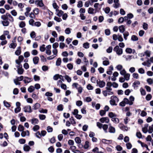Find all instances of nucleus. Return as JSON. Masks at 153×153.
Wrapping results in <instances>:
<instances>
[{
    "label": "nucleus",
    "mask_w": 153,
    "mask_h": 153,
    "mask_svg": "<svg viewBox=\"0 0 153 153\" xmlns=\"http://www.w3.org/2000/svg\"><path fill=\"white\" fill-rule=\"evenodd\" d=\"M111 100L110 101V104L112 105H116V103L118 102L119 101L118 98L115 96H112L111 98Z\"/></svg>",
    "instance_id": "1"
},
{
    "label": "nucleus",
    "mask_w": 153,
    "mask_h": 153,
    "mask_svg": "<svg viewBox=\"0 0 153 153\" xmlns=\"http://www.w3.org/2000/svg\"><path fill=\"white\" fill-rule=\"evenodd\" d=\"M114 51L118 55H120L123 53V49L120 48L118 45H116L114 48Z\"/></svg>",
    "instance_id": "2"
},
{
    "label": "nucleus",
    "mask_w": 153,
    "mask_h": 153,
    "mask_svg": "<svg viewBox=\"0 0 153 153\" xmlns=\"http://www.w3.org/2000/svg\"><path fill=\"white\" fill-rule=\"evenodd\" d=\"M16 107L15 109L14 112L15 113L19 112L21 110L20 107L21 104L19 102H17L16 104Z\"/></svg>",
    "instance_id": "3"
},
{
    "label": "nucleus",
    "mask_w": 153,
    "mask_h": 153,
    "mask_svg": "<svg viewBox=\"0 0 153 153\" xmlns=\"http://www.w3.org/2000/svg\"><path fill=\"white\" fill-rule=\"evenodd\" d=\"M51 46L50 45H49L46 46L45 49V53L48 55H51Z\"/></svg>",
    "instance_id": "4"
},
{
    "label": "nucleus",
    "mask_w": 153,
    "mask_h": 153,
    "mask_svg": "<svg viewBox=\"0 0 153 153\" xmlns=\"http://www.w3.org/2000/svg\"><path fill=\"white\" fill-rule=\"evenodd\" d=\"M111 91L106 90L102 91V94L105 97H106L108 95H112L114 93Z\"/></svg>",
    "instance_id": "5"
},
{
    "label": "nucleus",
    "mask_w": 153,
    "mask_h": 153,
    "mask_svg": "<svg viewBox=\"0 0 153 153\" xmlns=\"http://www.w3.org/2000/svg\"><path fill=\"white\" fill-rule=\"evenodd\" d=\"M97 84L99 86L100 88H103L104 87L105 85V82L103 81H101L100 80H97Z\"/></svg>",
    "instance_id": "6"
},
{
    "label": "nucleus",
    "mask_w": 153,
    "mask_h": 153,
    "mask_svg": "<svg viewBox=\"0 0 153 153\" xmlns=\"http://www.w3.org/2000/svg\"><path fill=\"white\" fill-rule=\"evenodd\" d=\"M100 120L102 123H108L109 122V119L108 117H103L100 119Z\"/></svg>",
    "instance_id": "7"
},
{
    "label": "nucleus",
    "mask_w": 153,
    "mask_h": 153,
    "mask_svg": "<svg viewBox=\"0 0 153 153\" xmlns=\"http://www.w3.org/2000/svg\"><path fill=\"white\" fill-rule=\"evenodd\" d=\"M24 110L25 112H28L30 113L32 112L31 107L30 105L27 106L25 107L24 108Z\"/></svg>",
    "instance_id": "8"
},
{
    "label": "nucleus",
    "mask_w": 153,
    "mask_h": 153,
    "mask_svg": "<svg viewBox=\"0 0 153 153\" xmlns=\"http://www.w3.org/2000/svg\"><path fill=\"white\" fill-rule=\"evenodd\" d=\"M59 78L63 81V76L61 75L56 74L53 77V79L55 80H57Z\"/></svg>",
    "instance_id": "9"
},
{
    "label": "nucleus",
    "mask_w": 153,
    "mask_h": 153,
    "mask_svg": "<svg viewBox=\"0 0 153 153\" xmlns=\"http://www.w3.org/2000/svg\"><path fill=\"white\" fill-rule=\"evenodd\" d=\"M6 16L7 18V19L10 22H14L13 18L10 14L9 13H7Z\"/></svg>",
    "instance_id": "10"
},
{
    "label": "nucleus",
    "mask_w": 153,
    "mask_h": 153,
    "mask_svg": "<svg viewBox=\"0 0 153 153\" xmlns=\"http://www.w3.org/2000/svg\"><path fill=\"white\" fill-rule=\"evenodd\" d=\"M112 83L111 82H108L107 83L106 86L105 88L106 90L111 91L112 88H111L112 86Z\"/></svg>",
    "instance_id": "11"
},
{
    "label": "nucleus",
    "mask_w": 153,
    "mask_h": 153,
    "mask_svg": "<svg viewBox=\"0 0 153 153\" xmlns=\"http://www.w3.org/2000/svg\"><path fill=\"white\" fill-rule=\"evenodd\" d=\"M109 132L111 133H114L115 132V128L110 125L108 128Z\"/></svg>",
    "instance_id": "12"
},
{
    "label": "nucleus",
    "mask_w": 153,
    "mask_h": 153,
    "mask_svg": "<svg viewBox=\"0 0 153 153\" xmlns=\"http://www.w3.org/2000/svg\"><path fill=\"white\" fill-rule=\"evenodd\" d=\"M149 126L148 124H146L144 126V127L142 128V131L144 133H146L147 131H148V128Z\"/></svg>",
    "instance_id": "13"
},
{
    "label": "nucleus",
    "mask_w": 153,
    "mask_h": 153,
    "mask_svg": "<svg viewBox=\"0 0 153 153\" xmlns=\"http://www.w3.org/2000/svg\"><path fill=\"white\" fill-rule=\"evenodd\" d=\"M56 11L57 12L56 15L59 17H61L63 14L64 12L62 10H59L56 9Z\"/></svg>",
    "instance_id": "14"
},
{
    "label": "nucleus",
    "mask_w": 153,
    "mask_h": 153,
    "mask_svg": "<svg viewBox=\"0 0 153 153\" xmlns=\"http://www.w3.org/2000/svg\"><path fill=\"white\" fill-rule=\"evenodd\" d=\"M31 123L33 125L38 124L39 123V120L38 119L33 118L31 120Z\"/></svg>",
    "instance_id": "15"
},
{
    "label": "nucleus",
    "mask_w": 153,
    "mask_h": 153,
    "mask_svg": "<svg viewBox=\"0 0 153 153\" xmlns=\"http://www.w3.org/2000/svg\"><path fill=\"white\" fill-rule=\"evenodd\" d=\"M21 135L22 137H24L25 136H29V131L27 130L26 131H23L21 134Z\"/></svg>",
    "instance_id": "16"
},
{
    "label": "nucleus",
    "mask_w": 153,
    "mask_h": 153,
    "mask_svg": "<svg viewBox=\"0 0 153 153\" xmlns=\"http://www.w3.org/2000/svg\"><path fill=\"white\" fill-rule=\"evenodd\" d=\"M35 3L38 4L40 7H42L43 6L44 4L42 0H36Z\"/></svg>",
    "instance_id": "17"
},
{
    "label": "nucleus",
    "mask_w": 153,
    "mask_h": 153,
    "mask_svg": "<svg viewBox=\"0 0 153 153\" xmlns=\"http://www.w3.org/2000/svg\"><path fill=\"white\" fill-rule=\"evenodd\" d=\"M30 149V148L29 146L27 144H25L23 146V149L24 151L26 152L29 151Z\"/></svg>",
    "instance_id": "18"
},
{
    "label": "nucleus",
    "mask_w": 153,
    "mask_h": 153,
    "mask_svg": "<svg viewBox=\"0 0 153 153\" xmlns=\"http://www.w3.org/2000/svg\"><path fill=\"white\" fill-rule=\"evenodd\" d=\"M32 79L29 78L27 77H25L24 78V81L25 83H28L32 81Z\"/></svg>",
    "instance_id": "19"
},
{
    "label": "nucleus",
    "mask_w": 153,
    "mask_h": 153,
    "mask_svg": "<svg viewBox=\"0 0 153 153\" xmlns=\"http://www.w3.org/2000/svg\"><path fill=\"white\" fill-rule=\"evenodd\" d=\"M24 71L23 69L22 68V67H20V65L19 66V68H18V73L19 74H23Z\"/></svg>",
    "instance_id": "20"
},
{
    "label": "nucleus",
    "mask_w": 153,
    "mask_h": 153,
    "mask_svg": "<svg viewBox=\"0 0 153 153\" xmlns=\"http://www.w3.org/2000/svg\"><path fill=\"white\" fill-rule=\"evenodd\" d=\"M119 29L121 33H123L125 30V27L123 25H122L119 26Z\"/></svg>",
    "instance_id": "21"
},
{
    "label": "nucleus",
    "mask_w": 153,
    "mask_h": 153,
    "mask_svg": "<svg viewBox=\"0 0 153 153\" xmlns=\"http://www.w3.org/2000/svg\"><path fill=\"white\" fill-rule=\"evenodd\" d=\"M102 64L104 65L107 66L109 64V62L108 59L106 58V59L104 60L102 62Z\"/></svg>",
    "instance_id": "22"
},
{
    "label": "nucleus",
    "mask_w": 153,
    "mask_h": 153,
    "mask_svg": "<svg viewBox=\"0 0 153 153\" xmlns=\"http://www.w3.org/2000/svg\"><path fill=\"white\" fill-rule=\"evenodd\" d=\"M52 52L53 54V55L52 56H54V57H56L57 55V53H58L57 50L56 49L53 48V49L52 50Z\"/></svg>",
    "instance_id": "23"
},
{
    "label": "nucleus",
    "mask_w": 153,
    "mask_h": 153,
    "mask_svg": "<svg viewBox=\"0 0 153 153\" xmlns=\"http://www.w3.org/2000/svg\"><path fill=\"white\" fill-rule=\"evenodd\" d=\"M39 60V58L38 57H35L33 59V61L34 64H36L38 63Z\"/></svg>",
    "instance_id": "24"
},
{
    "label": "nucleus",
    "mask_w": 153,
    "mask_h": 153,
    "mask_svg": "<svg viewBox=\"0 0 153 153\" xmlns=\"http://www.w3.org/2000/svg\"><path fill=\"white\" fill-rule=\"evenodd\" d=\"M111 120L115 123H118L119 122V119L115 117L111 119Z\"/></svg>",
    "instance_id": "25"
},
{
    "label": "nucleus",
    "mask_w": 153,
    "mask_h": 153,
    "mask_svg": "<svg viewBox=\"0 0 153 153\" xmlns=\"http://www.w3.org/2000/svg\"><path fill=\"white\" fill-rule=\"evenodd\" d=\"M40 106V104L39 103H36L33 106V108L34 110H36L38 109Z\"/></svg>",
    "instance_id": "26"
},
{
    "label": "nucleus",
    "mask_w": 153,
    "mask_h": 153,
    "mask_svg": "<svg viewBox=\"0 0 153 153\" xmlns=\"http://www.w3.org/2000/svg\"><path fill=\"white\" fill-rule=\"evenodd\" d=\"M105 133H107V129L108 128V125L107 124H104L102 127Z\"/></svg>",
    "instance_id": "27"
},
{
    "label": "nucleus",
    "mask_w": 153,
    "mask_h": 153,
    "mask_svg": "<svg viewBox=\"0 0 153 153\" xmlns=\"http://www.w3.org/2000/svg\"><path fill=\"white\" fill-rule=\"evenodd\" d=\"M130 75L129 74L126 73L123 76L125 80H128L129 79Z\"/></svg>",
    "instance_id": "28"
},
{
    "label": "nucleus",
    "mask_w": 153,
    "mask_h": 153,
    "mask_svg": "<svg viewBox=\"0 0 153 153\" xmlns=\"http://www.w3.org/2000/svg\"><path fill=\"white\" fill-rule=\"evenodd\" d=\"M2 23L4 26H7L9 25V22L8 20H6L2 21Z\"/></svg>",
    "instance_id": "29"
},
{
    "label": "nucleus",
    "mask_w": 153,
    "mask_h": 153,
    "mask_svg": "<svg viewBox=\"0 0 153 153\" xmlns=\"http://www.w3.org/2000/svg\"><path fill=\"white\" fill-rule=\"evenodd\" d=\"M108 116L110 117L112 119L116 117V115L112 112H110L108 114Z\"/></svg>",
    "instance_id": "30"
},
{
    "label": "nucleus",
    "mask_w": 153,
    "mask_h": 153,
    "mask_svg": "<svg viewBox=\"0 0 153 153\" xmlns=\"http://www.w3.org/2000/svg\"><path fill=\"white\" fill-rule=\"evenodd\" d=\"M34 90V87L32 85L30 86L28 89V91L30 93L32 92Z\"/></svg>",
    "instance_id": "31"
},
{
    "label": "nucleus",
    "mask_w": 153,
    "mask_h": 153,
    "mask_svg": "<svg viewBox=\"0 0 153 153\" xmlns=\"http://www.w3.org/2000/svg\"><path fill=\"white\" fill-rule=\"evenodd\" d=\"M61 63V59L60 58H58L56 62V65L57 66L60 65Z\"/></svg>",
    "instance_id": "32"
},
{
    "label": "nucleus",
    "mask_w": 153,
    "mask_h": 153,
    "mask_svg": "<svg viewBox=\"0 0 153 153\" xmlns=\"http://www.w3.org/2000/svg\"><path fill=\"white\" fill-rule=\"evenodd\" d=\"M123 100L124 101L126 104H128L130 105L133 104V103H132L131 102H130L129 100L126 98H125Z\"/></svg>",
    "instance_id": "33"
},
{
    "label": "nucleus",
    "mask_w": 153,
    "mask_h": 153,
    "mask_svg": "<svg viewBox=\"0 0 153 153\" xmlns=\"http://www.w3.org/2000/svg\"><path fill=\"white\" fill-rule=\"evenodd\" d=\"M94 9L92 7H89L88 10V13L89 14H93L94 13Z\"/></svg>",
    "instance_id": "34"
},
{
    "label": "nucleus",
    "mask_w": 153,
    "mask_h": 153,
    "mask_svg": "<svg viewBox=\"0 0 153 153\" xmlns=\"http://www.w3.org/2000/svg\"><path fill=\"white\" fill-rule=\"evenodd\" d=\"M131 39L133 41H137L138 40V38L137 36L133 35L131 37Z\"/></svg>",
    "instance_id": "35"
},
{
    "label": "nucleus",
    "mask_w": 153,
    "mask_h": 153,
    "mask_svg": "<svg viewBox=\"0 0 153 153\" xmlns=\"http://www.w3.org/2000/svg\"><path fill=\"white\" fill-rule=\"evenodd\" d=\"M75 140L77 143H81V141L80 138L79 137H76L75 139Z\"/></svg>",
    "instance_id": "36"
},
{
    "label": "nucleus",
    "mask_w": 153,
    "mask_h": 153,
    "mask_svg": "<svg viewBox=\"0 0 153 153\" xmlns=\"http://www.w3.org/2000/svg\"><path fill=\"white\" fill-rule=\"evenodd\" d=\"M116 68L118 70L120 71L123 69V66L121 65H117Z\"/></svg>",
    "instance_id": "37"
},
{
    "label": "nucleus",
    "mask_w": 153,
    "mask_h": 153,
    "mask_svg": "<svg viewBox=\"0 0 153 153\" xmlns=\"http://www.w3.org/2000/svg\"><path fill=\"white\" fill-rule=\"evenodd\" d=\"M4 105L7 107H10V104L6 101L4 100L3 101Z\"/></svg>",
    "instance_id": "38"
},
{
    "label": "nucleus",
    "mask_w": 153,
    "mask_h": 153,
    "mask_svg": "<svg viewBox=\"0 0 153 153\" xmlns=\"http://www.w3.org/2000/svg\"><path fill=\"white\" fill-rule=\"evenodd\" d=\"M21 53V51L20 47L18 48V49L15 51V54L17 56L19 55Z\"/></svg>",
    "instance_id": "39"
},
{
    "label": "nucleus",
    "mask_w": 153,
    "mask_h": 153,
    "mask_svg": "<svg viewBox=\"0 0 153 153\" xmlns=\"http://www.w3.org/2000/svg\"><path fill=\"white\" fill-rule=\"evenodd\" d=\"M145 55H146L148 57H149L150 56L151 51L147 50L144 52Z\"/></svg>",
    "instance_id": "40"
},
{
    "label": "nucleus",
    "mask_w": 153,
    "mask_h": 153,
    "mask_svg": "<svg viewBox=\"0 0 153 153\" xmlns=\"http://www.w3.org/2000/svg\"><path fill=\"white\" fill-rule=\"evenodd\" d=\"M133 77L135 79H137L139 78V74L137 73H134L132 75Z\"/></svg>",
    "instance_id": "41"
},
{
    "label": "nucleus",
    "mask_w": 153,
    "mask_h": 153,
    "mask_svg": "<svg viewBox=\"0 0 153 153\" xmlns=\"http://www.w3.org/2000/svg\"><path fill=\"white\" fill-rule=\"evenodd\" d=\"M83 6V2L81 1H79L78 2L77 7L79 8Z\"/></svg>",
    "instance_id": "42"
},
{
    "label": "nucleus",
    "mask_w": 153,
    "mask_h": 153,
    "mask_svg": "<svg viewBox=\"0 0 153 153\" xmlns=\"http://www.w3.org/2000/svg\"><path fill=\"white\" fill-rule=\"evenodd\" d=\"M46 48H45V45H43L40 47V50L41 52H44Z\"/></svg>",
    "instance_id": "43"
},
{
    "label": "nucleus",
    "mask_w": 153,
    "mask_h": 153,
    "mask_svg": "<svg viewBox=\"0 0 153 153\" xmlns=\"http://www.w3.org/2000/svg\"><path fill=\"white\" fill-rule=\"evenodd\" d=\"M138 72L139 73L143 74L145 73V70L143 68H140L138 69Z\"/></svg>",
    "instance_id": "44"
},
{
    "label": "nucleus",
    "mask_w": 153,
    "mask_h": 153,
    "mask_svg": "<svg viewBox=\"0 0 153 153\" xmlns=\"http://www.w3.org/2000/svg\"><path fill=\"white\" fill-rule=\"evenodd\" d=\"M63 106L62 104L59 105L57 106V109L58 111H62L63 109Z\"/></svg>",
    "instance_id": "45"
},
{
    "label": "nucleus",
    "mask_w": 153,
    "mask_h": 153,
    "mask_svg": "<svg viewBox=\"0 0 153 153\" xmlns=\"http://www.w3.org/2000/svg\"><path fill=\"white\" fill-rule=\"evenodd\" d=\"M24 130V127L21 125H19L18 127V130L19 131H22V132Z\"/></svg>",
    "instance_id": "46"
},
{
    "label": "nucleus",
    "mask_w": 153,
    "mask_h": 153,
    "mask_svg": "<svg viewBox=\"0 0 153 153\" xmlns=\"http://www.w3.org/2000/svg\"><path fill=\"white\" fill-rule=\"evenodd\" d=\"M126 52L128 53H131L132 52V50L131 48H127L126 49Z\"/></svg>",
    "instance_id": "47"
},
{
    "label": "nucleus",
    "mask_w": 153,
    "mask_h": 153,
    "mask_svg": "<svg viewBox=\"0 0 153 153\" xmlns=\"http://www.w3.org/2000/svg\"><path fill=\"white\" fill-rule=\"evenodd\" d=\"M67 66L68 69L70 70H72L73 68V66L72 64L71 63H69L67 65Z\"/></svg>",
    "instance_id": "48"
},
{
    "label": "nucleus",
    "mask_w": 153,
    "mask_h": 153,
    "mask_svg": "<svg viewBox=\"0 0 153 153\" xmlns=\"http://www.w3.org/2000/svg\"><path fill=\"white\" fill-rule=\"evenodd\" d=\"M39 117L40 120H44L46 118V116L43 114H40L39 115Z\"/></svg>",
    "instance_id": "49"
},
{
    "label": "nucleus",
    "mask_w": 153,
    "mask_h": 153,
    "mask_svg": "<svg viewBox=\"0 0 153 153\" xmlns=\"http://www.w3.org/2000/svg\"><path fill=\"white\" fill-rule=\"evenodd\" d=\"M113 48L111 46H110L106 50V52L108 53H110L112 51Z\"/></svg>",
    "instance_id": "50"
},
{
    "label": "nucleus",
    "mask_w": 153,
    "mask_h": 153,
    "mask_svg": "<svg viewBox=\"0 0 153 153\" xmlns=\"http://www.w3.org/2000/svg\"><path fill=\"white\" fill-rule=\"evenodd\" d=\"M147 82L149 85H152L153 83V80L151 78L147 79Z\"/></svg>",
    "instance_id": "51"
},
{
    "label": "nucleus",
    "mask_w": 153,
    "mask_h": 153,
    "mask_svg": "<svg viewBox=\"0 0 153 153\" xmlns=\"http://www.w3.org/2000/svg\"><path fill=\"white\" fill-rule=\"evenodd\" d=\"M17 45L14 43H11L9 47L11 48H15L16 46Z\"/></svg>",
    "instance_id": "52"
},
{
    "label": "nucleus",
    "mask_w": 153,
    "mask_h": 153,
    "mask_svg": "<svg viewBox=\"0 0 153 153\" xmlns=\"http://www.w3.org/2000/svg\"><path fill=\"white\" fill-rule=\"evenodd\" d=\"M59 46V44L57 42H55L52 45V48L54 49H56Z\"/></svg>",
    "instance_id": "53"
},
{
    "label": "nucleus",
    "mask_w": 153,
    "mask_h": 153,
    "mask_svg": "<svg viewBox=\"0 0 153 153\" xmlns=\"http://www.w3.org/2000/svg\"><path fill=\"white\" fill-rule=\"evenodd\" d=\"M65 46V44L63 42H60L59 43V47L60 49H63Z\"/></svg>",
    "instance_id": "54"
},
{
    "label": "nucleus",
    "mask_w": 153,
    "mask_h": 153,
    "mask_svg": "<svg viewBox=\"0 0 153 153\" xmlns=\"http://www.w3.org/2000/svg\"><path fill=\"white\" fill-rule=\"evenodd\" d=\"M143 27L145 30H146L148 28V25L146 23H144L143 25Z\"/></svg>",
    "instance_id": "55"
},
{
    "label": "nucleus",
    "mask_w": 153,
    "mask_h": 153,
    "mask_svg": "<svg viewBox=\"0 0 153 153\" xmlns=\"http://www.w3.org/2000/svg\"><path fill=\"white\" fill-rule=\"evenodd\" d=\"M30 36L32 38H34L36 37V33L34 31L30 33Z\"/></svg>",
    "instance_id": "56"
},
{
    "label": "nucleus",
    "mask_w": 153,
    "mask_h": 153,
    "mask_svg": "<svg viewBox=\"0 0 153 153\" xmlns=\"http://www.w3.org/2000/svg\"><path fill=\"white\" fill-rule=\"evenodd\" d=\"M90 4H91L90 1H86L85 3L84 6L85 7H87L89 6Z\"/></svg>",
    "instance_id": "57"
},
{
    "label": "nucleus",
    "mask_w": 153,
    "mask_h": 153,
    "mask_svg": "<svg viewBox=\"0 0 153 153\" xmlns=\"http://www.w3.org/2000/svg\"><path fill=\"white\" fill-rule=\"evenodd\" d=\"M129 34L128 32H126L125 33H123L124 38L125 40H127V37L129 36Z\"/></svg>",
    "instance_id": "58"
},
{
    "label": "nucleus",
    "mask_w": 153,
    "mask_h": 153,
    "mask_svg": "<svg viewBox=\"0 0 153 153\" xmlns=\"http://www.w3.org/2000/svg\"><path fill=\"white\" fill-rule=\"evenodd\" d=\"M10 13L13 16H16L17 15V12L14 10L11 11Z\"/></svg>",
    "instance_id": "59"
},
{
    "label": "nucleus",
    "mask_w": 153,
    "mask_h": 153,
    "mask_svg": "<svg viewBox=\"0 0 153 153\" xmlns=\"http://www.w3.org/2000/svg\"><path fill=\"white\" fill-rule=\"evenodd\" d=\"M65 78L68 82H70L71 81V78L68 75H66Z\"/></svg>",
    "instance_id": "60"
},
{
    "label": "nucleus",
    "mask_w": 153,
    "mask_h": 153,
    "mask_svg": "<svg viewBox=\"0 0 153 153\" xmlns=\"http://www.w3.org/2000/svg\"><path fill=\"white\" fill-rule=\"evenodd\" d=\"M35 135L37 137L39 138H40L42 137L41 134L39 131H38L36 133Z\"/></svg>",
    "instance_id": "61"
},
{
    "label": "nucleus",
    "mask_w": 153,
    "mask_h": 153,
    "mask_svg": "<svg viewBox=\"0 0 153 153\" xmlns=\"http://www.w3.org/2000/svg\"><path fill=\"white\" fill-rule=\"evenodd\" d=\"M25 24L24 22H20L19 26L20 27L22 28L25 26Z\"/></svg>",
    "instance_id": "62"
},
{
    "label": "nucleus",
    "mask_w": 153,
    "mask_h": 153,
    "mask_svg": "<svg viewBox=\"0 0 153 153\" xmlns=\"http://www.w3.org/2000/svg\"><path fill=\"white\" fill-rule=\"evenodd\" d=\"M120 73L121 75L123 76L126 73L125 69L123 68L122 70L120 71Z\"/></svg>",
    "instance_id": "63"
},
{
    "label": "nucleus",
    "mask_w": 153,
    "mask_h": 153,
    "mask_svg": "<svg viewBox=\"0 0 153 153\" xmlns=\"http://www.w3.org/2000/svg\"><path fill=\"white\" fill-rule=\"evenodd\" d=\"M39 128V127L38 125H36L33 128V129L34 131H36Z\"/></svg>",
    "instance_id": "64"
}]
</instances>
